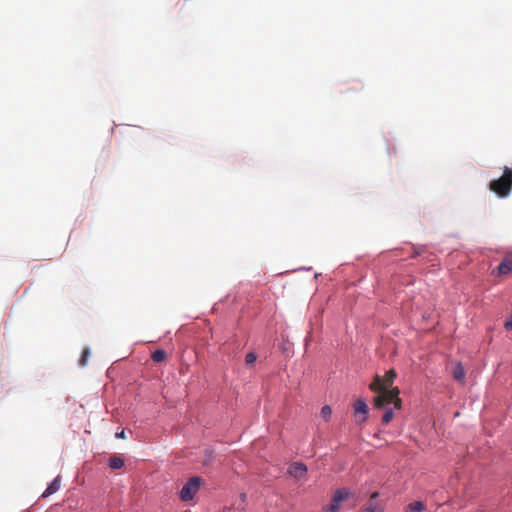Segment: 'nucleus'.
<instances>
[{
  "label": "nucleus",
  "mask_w": 512,
  "mask_h": 512,
  "mask_svg": "<svg viewBox=\"0 0 512 512\" xmlns=\"http://www.w3.org/2000/svg\"><path fill=\"white\" fill-rule=\"evenodd\" d=\"M108 465L112 470H118V469H121L125 465V462H124V459H122L121 457L113 455L109 458Z\"/></svg>",
  "instance_id": "6e6552de"
},
{
  "label": "nucleus",
  "mask_w": 512,
  "mask_h": 512,
  "mask_svg": "<svg viewBox=\"0 0 512 512\" xmlns=\"http://www.w3.org/2000/svg\"><path fill=\"white\" fill-rule=\"evenodd\" d=\"M377 497H378V493H377V492H374V493L371 495V500L376 499Z\"/></svg>",
  "instance_id": "aec40b11"
},
{
  "label": "nucleus",
  "mask_w": 512,
  "mask_h": 512,
  "mask_svg": "<svg viewBox=\"0 0 512 512\" xmlns=\"http://www.w3.org/2000/svg\"><path fill=\"white\" fill-rule=\"evenodd\" d=\"M360 512H383V508L378 504H369L362 508Z\"/></svg>",
  "instance_id": "4468645a"
},
{
  "label": "nucleus",
  "mask_w": 512,
  "mask_h": 512,
  "mask_svg": "<svg viewBox=\"0 0 512 512\" xmlns=\"http://www.w3.org/2000/svg\"><path fill=\"white\" fill-rule=\"evenodd\" d=\"M60 482L61 478L60 476H57L46 488V490L43 492L42 497H48L54 493H56L60 488Z\"/></svg>",
  "instance_id": "0eeeda50"
},
{
  "label": "nucleus",
  "mask_w": 512,
  "mask_h": 512,
  "mask_svg": "<svg viewBox=\"0 0 512 512\" xmlns=\"http://www.w3.org/2000/svg\"><path fill=\"white\" fill-rule=\"evenodd\" d=\"M334 502H342L349 498V492L346 489H338L335 491L333 497Z\"/></svg>",
  "instance_id": "9d476101"
},
{
  "label": "nucleus",
  "mask_w": 512,
  "mask_h": 512,
  "mask_svg": "<svg viewBox=\"0 0 512 512\" xmlns=\"http://www.w3.org/2000/svg\"><path fill=\"white\" fill-rule=\"evenodd\" d=\"M288 474L297 479H304L307 475V466L302 462H294L288 468Z\"/></svg>",
  "instance_id": "39448f33"
},
{
  "label": "nucleus",
  "mask_w": 512,
  "mask_h": 512,
  "mask_svg": "<svg viewBox=\"0 0 512 512\" xmlns=\"http://www.w3.org/2000/svg\"><path fill=\"white\" fill-rule=\"evenodd\" d=\"M453 377L455 380L462 382L465 378V369L461 363L456 364L453 369Z\"/></svg>",
  "instance_id": "1a4fd4ad"
},
{
  "label": "nucleus",
  "mask_w": 512,
  "mask_h": 512,
  "mask_svg": "<svg viewBox=\"0 0 512 512\" xmlns=\"http://www.w3.org/2000/svg\"><path fill=\"white\" fill-rule=\"evenodd\" d=\"M396 376L397 374L394 369L388 370L384 377L375 375L372 383L369 385L370 390L377 393L374 398L375 408H383L389 404H393L395 409L401 408L400 390L398 387H393Z\"/></svg>",
  "instance_id": "f257e3e1"
},
{
  "label": "nucleus",
  "mask_w": 512,
  "mask_h": 512,
  "mask_svg": "<svg viewBox=\"0 0 512 512\" xmlns=\"http://www.w3.org/2000/svg\"><path fill=\"white\" fill-rule=\"evenodd\" d=\"M340 502H334V499L332 498L331 504L327 506L326 510L329 512H336L340 508Z\"/></svg>",
  "instance_id": "a211bd4d"
},
{
  "label": "nucleus",
  "mask_w": 512,
  "mask_h": 512,
  "mask_svg": "<svg viewBox=\"0 0 512 512\" xmlns=\"http://www.w3.org/2000/svg\"><path fill=\"white\" fill-rule=\"evenodd\" d=\"M332 415V409L330 406L325 405L321 409V417L327 422L330 420Z\"/></svg>",
  "instance_id": "ddd939ff"
},
{
  "label": "nucleus",
  "mask_w": 512,
  "mask_h": 512,
  "mask_svg": "<svg viewBox=\"0 0 512 512\" xmlns=\"http://www.w3.org/2000/svg\"><path fill=\"white\" fill-rule=\"evenodd\" d=\"M166 356L167 354L164 350L157 349L152 353L151 358L154 362H162L165 360Z\"/></svg>",
  "instance_id": "f8f14e48"
},
{
  "label": "nucleus",
  "mask_w": 512,
  "mask_h": 512,
  "mask_svg": "<svg viewBox=\"0 0 512 512\" xmlns=\"http://www.w3.org/2000/svg\"><path fill=\"white\" fill-rule=\"evenodd\" d=\"M257 359V356L255 353L250 352L245 357V363L246 365H252Z\"/></svg>",
  "instance_id": "f3484780"
},
{
  "label": "nucleus",
  "mask_w": 512,
  "mask_h": 512,
  "mask_svg": "<svg viewBox=\"0 0 512 512\" xmlns=\"http://www.w3.org/2000/svg\"><path fill=\"white\" fill-rule=\"evenodd\" d=\"M424 509V504L420 501L410 503L405 512H421Z\"/></svg>",
  "instance_id": "9b49d317"
},
{
  "label": "nucleus",
  "mask_w": 512,
  "mask_h": 512,
  "mask_svg": "<svg viewBox=\"0 0 512 512\" xmlns=\"http://www.w3.org/2000/svg\"><path fill=\"white\" fill-rule=\"evenodd\" d=\"M90 355V351L88 348H85L82 352V355H81V358H80V365L81 366H85L86 365V362L88 360V357Z\"/></svg>",
  "instance_id": "dca6fc26"
},
{
  "label": "nucleus",
  "mask_w": 512,
  "mask_h": 512,
  "mask_svg": "<svg viewBox=\"0 0 512 512\" xmlns=\"http://www.w3.org/2000/svg\"><path fill=\"white\" fill-rule=\"evenodd\" d=\"M489 189L500 198H506L512 191V168L504 167L500 178L491 180Z\"/></svg>",
  "instance_id": "f03ea898"
},
{
  "label": "nucleus",
  "mask_w": 512,
  "mask_h": 512,
  "mask_svg": "<svg viewBox=\"0 0 512 512\" xmlns=\"http://www.w3.org/2000/svg\"><path fill=\"white\" fill-rule=\"evenodd\" d=\"M355 417L358 422H364L367 419L368 406L363 399H357L354 403Z\"/></svg>",
  "instance_id": "423d86ee"
},
{
  "label": "nucleus",
  "mask_w": 512,
  "mask_h": 512,
  "mask_svg": "<svg viewBox=\"0 0 512 512\" xmlns=\"http://www.w3.org/2000/svg\"><path fill=\"white\" fill-rule=\"evenodd\" d=\"M116 437H118V438H125L124 430H122L121 432L116 433Z\"/></svg>",
  "instance_id": "6ab92c4d"
},
{
  "label": "nucleus",
  "mask_w": 512,
  "mask_h": 512,
  "mask_svg": "<svg viewBox=\"0 0 512 512\" xmlns=\"http://www.w3.org/2000/svg\"><path fill=\"white\" fill-rule=\"evenodd\" d=\"M512 271V253H507L501 263L493 270V274L497 276L507 275Z\"/></svg>",
  "instance_id": "20e7f679"
},
{
  "label": "nucleus",
  "mask_w": 512,
  "mask_h": 512,
  "mask_svg": "<svg viewBox=\"0 0 512 512\" xmlns=\"http://www.w3.org/2000/svg\"><path fill=\"white\" fill-rule=\"evenodd\" d=\"M201 485V478L192 477L188 480V482L182 487L180 491V498L183 501H190L193 499L197 491L199 490Z\"/></svg>",
  "instance_id": "7ed1b4c3"
},
{
  "label": "nucleus",
  "mask_w": 512,
  "mask_h": 512,
  "mask_svg": "<svg viewBox=\"0 0 512 512\" xmlns=\"http://www.w3.org/2000/svg\"><path fill=\"white\" fill-rule=\"evenodd\" d=\"M393 417H394L393 410L387 409L382 416V423L385 425L388 424L393 419Z\"/></svg>",
  "instance_id": "2eb2a0df"
}]
</instances>
